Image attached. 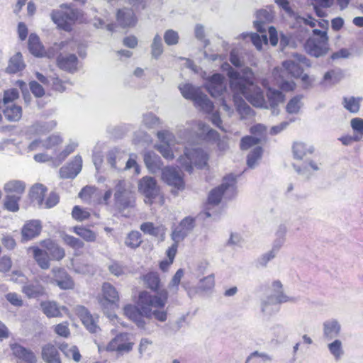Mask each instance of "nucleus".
<instances>
[{
    "label": "nucleus",
    "instance_id": "1",
    "mask_svg": "<svg viewBox=\"0 0 363 363\" xmlns=\"http://www.w3.org/2000/svg\"><path fill=\"white\" fill-rule=\"evenodd\" d=\"M228 67L227 75L230 79V87L235 93L233 96L236 110L242 118L250 116L253 112L251 107L238 94L242 95L252 106L264 107L266 104L264 94L259 86L255 84V77L252 69L246 67L240 74L230 65Z\"/></svg>",
    "mask_w": 363,
    "mask_h": 363
},
{
    "label": "nucleus",
    "instance_id": "2",
    "mask_svg": "<svg viewBox=\"0 0 363 363\" xmlns=\"http://www.w3.org/2000/svg\"><path fill=\"white\" fill-rule=\"evenodd\" d=\"M168 298L167 290L160 291L157 295H152L146 291L139 294L140 309L133 305H126L124 314L133 320L138 328L150 334L154 331V325L146 323L145 318L150 320L152 318L160 322L167 318V312L164 309Z\"/></svg>",
    "mask_w": 363,
    "mask_h": 363
},
{
    "label": "nucleus",
    "instance_id": "3",
    "mask_svg": "<svg viewBox=\"0 0 363 363\" xmlns=\"http://www.w3.org/2000/svg\"><path fill=\"white\" fill-rule=\"evenodd\" d=\"M236 189V176L233 174H228L223 179L220 186L213 189L208 197V203L203 214L206 218L211 217L210 206H215L220 203L222 196L224 194H233Z\"/></svg>",
    "mask_w": 363,
    "mask_h": 363
},
{
    "label": "nucleus",
    "instance_id": "4",
    "mask_svg": "<svg viewBox=\"0 0 363 363\" xmlns=\"http://www.w3.org/2000/svg\"><path fill=\"white\" fill-rule=\"evenodd\" d=\"M208 155L203 150L186 147L184 154L181 155L178 162L182 168L191 174L193 172V166L199 169H203L207 165Z\"/></svg>",
    "mask_w": 363,
    "mask_h": 363
},
{
    "label": "nucleus",
    "instance_id": "5",
    "mask_svg": "<svg viewBox=\"0 0 363 363\" xmlns=\"http://www.w3.org/2000/svg\"><path fill=\"white\" fill-rule=\"evenodd\" d=\"M114 208L119 213L134 207L135 197L125 180H118L114 187Z\"/></svg>",
    "mask_w": 363,
    "mask_h": 363
},
{
    "label": "nucleus",
    "instance_id": "6",
    "mask_svg": "<svg viewBox=\"0 0 363 363\" xmlns=\"http://www.w3.org/2000/svg\"><path fill=\"white\" fill-rule=\"evenodd\" d=\"M60 8L61 10L52 11L51 19L59 28L65 31H69L72 30V24L79 18V11L67 4H61Z\"/></svg>",
    "mask_w": 363,
    "mask_h": 363
},
{
    "label": "nucleus",
    "instance_id": "7",
    "mask_svg": "<svg viewBox=\"0 0 363 363\" xmlns=\"http://www.w3.org/2000/svg\"><path fill=\"white\" fill-rule=\"evenodd\" d=\"M273 289L275 292L267 297L262 301V311L267 315L279 311V304L288 301H294V298H290L285 295L281 291L282 284L279 281H274L272 284Z\"/></svg>",
    "mask_w": 363,
    "mask_h": 363
},
{
    "label": "nucleus",
    "instance_id": "8",
    "mask_svg": "<svg viewBox=\"0 0 363 363\" xmlns=\"http://www.w3.org/2000/svg\"><path fill=\"white\" fill-rule=\"evenodd\" d=\"M198 137L207 142H216L218 149L225 151L228 148V144L225 138L220 139L218 132L210 128L208 125L199 121L197 123Z\"/></svg>",
    "mask_w": 363,
    "mask_h": 363
},
{
    "label": "nucleus",
    "instance_id": "9",
    "mask_svg": "<svg viewBox=\"0 0 363 363\" xmlns=\"http://www.w3.org/2000/svg\"><path fill=\"white\" fill-rule=\"evenodd\" d=\"M138 190L145 197V202L152 203L158 196L160 188L155 178L146 176L139 180Z\"/></svg>",
    "mask_w": 363,
    "mask_h": 363
},
{
    "label": "nucleus",
    "instance_id": "10",
    "mask_svg": "<svg viewBox=\"0 0 363 363\" xmlns=\"http://www.w3.org/2000/svg\"><path fill=\"white\" fill-rule=\"evenodd\" d=\"M196 225L195 218L186 216L183 218L178 225L172 229L171 238L176 242H180L184 240L194 230Z\"/></svg>",
    "mask_w": 363,
    "mask_h": 363
},
{
    "label": "nucleus",
    "instance_id": "11",
    "mask_svg": "<svg viewBox=\"0 0 363 363\" xmlns=\"http://www.w3.org/2000/svg\"><path fill=\"white\" fill-rule=\"evenodd\" d=\"M205 88L211 96H220L226 91L224 77L219 73L213 74L206 80Z\"/></svg>",
    "mask_w": 363,
    "mask_h": 363
},
{
    "label": "nucleus",
    "instance_id": "12",
    "mask_svg": "<svg viewBox=\"0 0 363 363\" xmlns=\"http://www.w3.org/2000/svg\"><path fill=\"white\" fill-rule=\"evenodd\" d=\"M306 52L312 57H320L325 55L329 51L328 42L318 40L316 38H309L305 43Z\"/></svg>",
    "mask_w": 363,
    "mask_h": 363
},
{
    "label": "nucleus",
    "instance_id": "13",
    "mask_svg": "<svg viewBox=\"0 0 363 363\" xmlns=\"http://www.w3.org/2000/svg\"><path fill=\"white\" fill-rule=\"evenodd\" d=\"M102 291L104 298L100 303L104 309L106 307H110L111 309L118 307L119 295L116 288L110 283L106 282L102 286Z\"/></svg>",
    "mask_w": 363,
    "mask_h": 363
},
{
    "label": "nucleus",
    "instance_id": "14",
    "mask_svg": "<svg viewBox=\"0 0 363 363\" xmlns=\"http://www.w3.org/2000/svg\"><path fill=\"white\" fill-rule=\"evenodd\" d=\"M162 178L165 183L177 190H182L184 188L183 177L175 168L166 167L162 169Z\"/></svg>",
    "mask_w": 363,
    "mask_h": 363
},
{
    "label": "nucleus",
    "instance_id": "15",
    "mask_svg": "<svg viewBox=\"0 0 363 363\" xmlns=\"http://www.w3.org/2000/svg\"><path fill=\"white\" fill-rule=\"evenodd\" d=\"M82 159L80 155H76L67 165L60 169V175L63 179H74L81 172Z\"/></svg>",
    "mask_w": 363,
    "mask_h": 363
},
{
    "label": "nucleus",
    "instance_id": "16",
    "mask_svg": "<svg viewBox=\"0 0 363 363\" xmlns=\"http://www.w3.org/2000/svg\"><path fill=\"white\" fill-rule=\"evenodd\" d=\"M56 125L57 122L55 121H37L27 127L26 134L29 136L43 135L54 129Z\"/></svg>",
    "mask_w": 363,
    "mask_h": 363
},
{
    "label": "nucleus",
    "instance_id": "17",
    "mask_svg": "<svg viewBox=\"0 0 363 363\" xmlns=\"http://www.w3.org/2000/svg\"><path fill=\"white\" fill-rule=\"evenodd\" d=\"M52 272L54 275L52 283H55L61 289L67 290L74 288V281L64 269L53 268Z\"/></svg>",
    "mask_w": 363,
    "mask_h": 363
},
{
    "label": "nucleus",
    "instance_id": "18",
    "mask_svg": "<svg viewBox=\"0 0 363 363\" xmlns=\"http://www.w3.org/2000/svg\"><path fill=\"white\" fill-rule=\"evenodd\" d=\"M125 157V152L123 150L118 147H113L107 152L106 160L111 169L119 171L122 169Z\"/></svg>",
    "mask_w": 363,
    "mask_h": 363
},
{
    "label": "nucleus",
    "instance_id": "19",
    "mask_svg": "<svg viewBox=\"0 0 363 363\" xmlns=\"http://www.w3.org/2000/svg\"><path fill=\"white\" fill-rule=\"evenodd\" d=\"M13 355L25 363H36L37 358L33 352L19 344L15 343L11 345Z\"/></svg>",
    "mask_w": 363,
    "mask_h": 363
},
{
    "label": "nucleus",
    "instance_id": "20",
    "mask_svg": "<svg viewBox=\"0 0 363 363\" xmlns=\"http://www.w3.org/2000/svg\"><path fill=\"white\" fill-rule=\"evenodd\" d=\"M266 95L270 108L272 109V114L277 116L279 113L278 106L279 104L284 102L285 97L284 95L281 91L272 87L267 88Z\"/></svg>",
    "mask_w": 363,
    "mask_h": 363
},
{
    "label": "nucleus",
    "instance_id": "21",
    "mask_svg": "<svg viewBox=\"0 0 363 363\" xmlns=\"http://www.w3.org/2000/svg\"><path fill=\"white\" fill-rule=\"evenodd\" d=\"M57 63L61 69L73 73L77 69L78 58L74 54L60 55L57 58Z\"/></svg>",
    "mask_w": 363,
    "mask_h": 363
},
{
    "label": "nucleus",
    "instance_id": "22",
    "mask_svg": "<svg viewBox=\"0 0 363 363\" xmlns=\"http://www.w3.org/2000/svg\"><path fill=\"white\" fill-rule=\"evenodd\" d=\"M22 292L29 298H35L43 296L45 289L38 281H35L23 285Z\"/></svg>",
    "mask_w": 363,
    "mask_h": 363
},
{
    "label": "nucleus",
    "instance_id": "23",
    "mask_svg": "<svg viewBox=\"0 0 363 363\" xmlns=\"http://www.w3.org/2000/svg\"><path fill=\"white\" fill-rule=\"evenodd\" d=\"M143 160L146 167L152 173L162 169V162L158 155L153 151H147L143 155Z\"/></svg>",
    "mask_w": 363,
    "mask_h": 363
},
{
    "label": "nucleus",
    "instance_id": "24",
    "mask_svg": "<svg viewBox=\"0 0 363 363\" xmlns=\"http://www.w3.org/2000/svg\"><path fill=\"white\" fill-rule=\"evenodd\" d=\"M323 336L328 340H331L339 336L341 325L335 319H330L323 324Z\"/></svg>",
    "mask_w": 363,
    "mask_h": 363
},
{
    "label": "nucleus",
    "instance_id": "25",
    "mask_svg": "<svg viewBox=\"0 0 363 363\" xmlns=\"http://www.w3.org/2000/svg\"><path fill=\"white\" fill-rule=\"evenodd\" d=\"M116 19L118 24L123 28L134 26L136 18L133 10L129 9H119L117 12Z\"/></svg>",
    "mask_w": 363,
    "mask_h": 363
},
{
    "label": "nucleus",
    "instance_id": "26",
    "mask_svg": "<svg viewBox=\"0 0 363 363\" xmlns=\"http://www.w3.org/2000/svg\"><path fill=\"white\" fill-rule=\"evenodd\" d=\"M41 230V224L39 220H30L26 223L22 228L21 234L23 240H29L38 236Z\"/></svg>",
    "mask_w": 363,
    "mask_h": 363
},
{
    "label": "nucleus",
    "instance_id": "27",
    "mask_svg": "<svg viewBox=\"0 0 363 363\" xmlns=\"http://www.w3.org/2000/svg\"><path fill=\"white\" fill-rule=\"evenodd\" d=\"M0 108L3 109V113L5 118L11 122H17L22 117V108L19 105L14 104L0 105Z\"/></svg>",
    "mask_w": 363,
    "mask_h": 363
},
{
    "label": "nucleus",
    "instance_id": "28",
    "mask_svg": "<svg viewBox=\"0 0 363 363\" xmlns=\"http://www.w3.org/2000/svg\"><path fill=\"white\" fill-rule=\"evenodd\" d=\"M79 316L83 325L91 333H96L99 330L96 319L86 308L83 307L79 311Z\"/></svg>",
    "mask_w": 363,
    "mask_h": 363
},
{
    "label": "nucleus",
    "instance_id": "29",
    "mask_svg": "<svg viewBox=\"0 0 363 363\" xmlns=\"http://www.w3.org/2000/svg\"><path fill=\"white\" fill-rule=\"evenodd\" d=\"M363 98L362 96H343L342 106L351 113H357L360 110V105Z\"/></svg>",
    "mask_w": 363,
    "mask_h": 363
},
{
    "label": "nucleus",
    "instance_id": "30",
    "mask_svg": "<svg viewBox=\"0 0 363 363\" xmlns=\"http://www.w3.org/2000/svg\"><path fill=\"white\" fill-rule=\"evenodd\" d=\"M28 50L30 52L37 57H41L45 55V49L40 43L39 37L35 33H31L28 38Z\"/></svg>",
    "mask_w": 363,
    "mask_h": 363
},
{
    "label": "nucleus",
    "instance_id": "31",
    "mask_svg": "<svg viewBox=\"0 0 363 363\" xmlns=\"http://www.w3.org/2000/svg\"><path fill=\"white\" fill-rule=\"evenodd\" d=\"M140 230L145 234L155 237H160L161 240H163L164 239L167 228L162 225L155 226L151 222H145L141 224Z\"/></svg>",
    "mask_w": 363,
    "mask_h": 363
},
{
    "label": "nucleus",
    "instance_id": "32",
    "mask_svg": "<svg viewBox=\"0 0 363 363\" xmlns=\"http://www.w3.org/2000/svg\"><path fill=\"white\" fill-rule=\"evenodd\" d=\"M42 358L46 363H61L57 349L51 344L43 347Z\"/></svg>",
    "mask_w": 363,
    "mask_h": 363
},
{
    "label": "nucleus",
    "instance_id": "33",
    "mask_svg": "<svg viewBox=\"0 0 363 363\" xmlns=\"http://www.w3.org/2000/svg\"><path fill=\"white\" fill-rule=\"evenodd\" d=\"M25 67L23 55L20 52H18L10 58L6 72L9 74H16L22 71Z\"/></svg>",
    "mask_w": 363,
    "mask_h": 363
},
{
    "label": "nucleus",
    "instance_id": "34",
    "mask_svg": "<svg viewBox=\"0 0 363 363\" xmlns=\"http://www.w3.org/2000/svg\"><path fill=\"white\" fill-rule=\"evenodd\" d=\"M46 191V187L41 184H36L33 185L30 189L29 194L32 202L39 206H42L43 204Z\"/></svg>",
    "mask_w": 363,
    "mask_h": 363
},
{
    "label": "nucleus",
    "instance_id": "35",
    "mask_svg": "<svg viewBox=\"0 0 363 363\" xmlns=\"http://www.w3.org/2000/svg\"><path fill=\"white\" fill-rule=\"evenodd\" d=\"M30 250L33 252V257L41 269H47L50 267V260L47 252L38 247H33Z\"/></svg>",
    "mask_w": 363,
    "mask_h": 363
},
{
    "label": "nucleus",
    "instance_id": "36",
    "mask_svg": "<svg viewBox=\"0 0 363 363\" xmlns=\"http://www.w3.org/2000/svg\"><path fill=\"white\" fill-rule=\"evenodd\" d=\"M40 308L48 318L60 316V310H66L65 307L60 308L55 301H43L40 303Z\"/></svg>",
    "mask_w": 363,
    "mask_h": 363
},
{
    "label": "nucleus",
    "instance_id": "37",
    "mask_svg": "<svg viewBox=\"0 0 363 363\" xmlns=\"http://www.w3.org/2000/svg\"><path fill=\"white\" fill-rule=\"evenodd\" d=\"M4 189L8 194L18 195L21 197L25 191L26 184L21 180H11L5 184Z\"/></svg>",
    "mask_w": 363,
    "mask_h": 363
},
{
    "label": "nucleus",
    "instance_id": "38",
    "mask_svg": "<svg viewBox=\"0 0 363 363\" xmlns=\"http://www.w3.org/2000/svg\"><path fill=\"white\" fill-rule=\"evenodd\" d=\"M314 148L312 145H308L301 142L294 143L293 145L294 156L297 160H302L308 154H312Z\"/></svg>",
    "mask_w": 363,
    "mask_h": 363
},
{
    "label": "nucleus",
    "instance_id": "39",
    "mask_svg": "<svg viewBox=\"0 0 363 363\" xmlns=\"http://www.w3.org/2000/svg\"><path fill=\"white\" fill-rule=\"evenodd\" d=\"M59 349L67 357L72 358L76 362L80 361L82 356L77 346L64 342L59 345Z\"/></svg>",
    "mask_w": 363,
    "mask_h": 363
},
{
    "label": "nucleus",
    "instance_id": "40",
    "mask_svg": "<svg viewBox=\"0 0 363 363\" xmlns=\"http://www.w3.org/2000/svg\"><path fill=\"white\" fill-rule=\"evenodd\" d=\"M45 247L48 255H50L52 257V259L59 261L65 257V252L64 249L60 247L56 243L52 241H49L47 242Z\"/></svg>",
    "mask_w": 363,
    "mask_h": 363
},
{
    "label": "nucleus",
    "instance_id": "41",
    "mask_svg": "<svg viewBox=\"0 0 363 363\" xmlns=\"http://www.w3.org/2000/svg\"><path fill=\"white\" fill-rule=\"evenodd\" d=\"M194 102L196 106L206 113H210L213 111L214 106L213 102L203 93H201Z\"/></svg>",
    "mask_w": 363,
    "mask_h": 363
},
{
    "label": "nucleus",
    "instance_id": "42",
    "mask_svg": "<svg viewBox=\"0 0 363 363\" xmlns=\"http://www.w3.org/2000/svg\"><path fill=\"white\" fill-rule=\"evenodd\" d=\"M282 66L287 72L295 78L300 77L303 74V70L301 65L291 60L284 61Z\"/></svg>",
    "mask_w": 363,
    "mask_h": 363
},
{
    "label": "nucleus",
    "instance_id": "43",
    "mask_svg": "<svg viewBox=\"0 0 363 363\" xmlns=\"http://www.w3.org/2000/svg\"><path fill=\"white\" fill-rule=\"evenodd\" d=\"M143 279L147 286L151 290L156 291L159 289L160 279L157 272H150L144 276Z\"/></svg>",
    "mask_w": 363,
    "mask_h": 363
},
{
    "label": "nucleus",
    "instance_id": "44",
    "mask_svg": "<svg viewBox=\"0 0 363 363\" xmlns=\"http://www.w3.org/2000/svg\"><path fill=\"white\" fill-rule=\"evenodd\" d=\"M179 89L182 96L186 99H191L193 101L201 93L197 88L190 84H185L179 86Z\"/></svg>",
    "mask_w": 363,
    "mask_h": 363
},
{
    "label": "nucleus",
    "instance_id": "45",
    "mask_svg": "<svg viewBox=\"0 0 363 363\" xmlns=\"http://www.w3.org/2000/svg\"><path fill=\"white\" fill-rule=\"evenodd\" d=\"M20 199L21 197L18 195L8 194L4 199V208L11 212H17L19 210Z\"/></svg>",
    "mask_w": 363,
    "mask_h": 363
},
{
    "label": "nucleus",
    "instance_id": "46",
    "mask_svg": "<svg viewBox=\"0 0 363 363\" xmlns=\"http://www.w3.org/2000/svg\"><path fill=\"white\" fill-rule=\"evenodd\" d=\"M303 95H296L289 100L288 102L286 110L289 114H296L299 112L303 104Z\"/></svg>",
    "mask_w": 363,
    "mask_h": 363
},
{
    "label": "nucleus",
    "instance_id": "47",
    "mask_svg": "<svg viewBox=\"0 0 363 363\" xmlns=\"http://www.w3.org/2000/svg\"><path fill=\"white\" fill-rule=\"evenodd\" d=\"M163 53V44L160 35H155L151 44V55L155 59H158Z\"/></svg>",
    "mask_w": 363,
    "mask_h": 363
},
{
    "label": "nucleus",
    "instance_id": "48",
    "mask_svg": "<svg viewBox=\"0 0 363 363\" xmlns=\"http://www.w3.org/2000/svg\"><path fill=\"white\" fill-rule=\"evenodd\" d=\"M141 242L140 233L135 230L128 233L125 240V245L133 249L139 247Z\"/></svg>",
    "mask_w": 363,
    "mask_h": 363
},
{
    "label": "nucleus",
    "instance_id": "49",
    "mask_svg": "<svg viewBox=\"0 0 363 363\" xmlns=\"http://www.w3.org/2000/svg\"><path fill=\"white\" fill-rule=\"evenodd\" d=\"M115 337H120L118 342H117L120 348V352H129L132 350L133 343L128 341V333H122L117 335Z\"/></svg>",
    "mask_w": 363,
    "mask_h": 363
},
{
    "label": "nucleus",
    "instance_id": "50",
    "mask_svg": "<svg viewBox=\"0 0 363 363\" xmlns=\"http://www.w3.org/2000/svg\"><path fill=\"white\" fill-rule=\"evenodd\" d=\"M262 155V148L259 146L255 147L247 155V164L252 169L255 167L257 160H259Z\"/></svg>",
    "mask_w": 363,
    "mask_h": 363
},
{
    "label": "nucleus",
    "instance_id": "51",
    "mask_svg": "<svg viewBox=\"0 0 363 363\" xmlns=\"http://www.w3.org/2000/svg\"><path fill=\"white\" fill-rule=\"evenodd\" d=\"M328 347L330 354L336 360L340 359L344 353L342 342L340 340H335L333 342L328 344Z\"/></svg>",
    "mask_w": 363,
    "mask_h": 363
},
{
    "label": "nucleus",
    "instance_id": "52",
    "mask_svg": "<svg viewBox=\"0 0 363 363\" xmlns=\"http://www.w3.org/2000/svg\"><path fill=\"white\" fill-rule=\"evenodd\" d=\"M293 167L298 174L306 177V179H308L311 177V173L308 171L309 167L314 171H318L319 169L318 164L312 160H311L307 165H305L303 167L296 164H293Z\"/></svg>",
    "mask_w": 363,
    "mask_h": 363
},
{
    "label": "nucleus",
    "instance_id": "53",
    "mask_svg": "<svg viewBox=\"0 0 363 363\" xmlns=\"http://www.w3.org/2000/svg\"><path fill=\"white\" fill-rule=\"evenodd\" d=\"M74 233L88 242H93L96 240V234L89 229L83 227H75Z\"/></svg>",
    "mask_w": 363,
    "mask_h": 363
},
{
    "label": "nucleus",
    "instance_id": "54",
    "mask_svg": "<svg viewBox=\"0 0 363 363\" xmlns=\"http://www.w3.org/2000/svg\"><path fill=\"white\" fill-rule=\"evenodd\" d=\"M62 141V138L60 135L52 134L43 141V147L46 149H51L60 145Z\"/></svg>",
    "mask_w": 363,
    "mask_h": 363
},
{
    "label": "nucleus",
    "instance_id": "55",
    "mask_svg": "<svg viewBox=\"0 0 363 363\" xmlns=\"http://www.w3.org/2000/svg\"><path fill=\"white\" fill-rule=\"evenodd\" d=\"M350 125L354 135H357L360 140L363 138V119L361 118H354L350 121Z\"/></svg>",
    "mask_w": 363,
    "mask_h": 363
},
{
    "label": "nucleus",
    "instance_id": "56",
    "mask_svg": "<svg viewBox=\"0 0 363 363\" xmlns=\"http://www.w3.org/2000/svg\"><path fill=\"white\" fill-rule=\"evenodd\" d=\"M72 267L75 272L82 274H93L94 272V267L93 265L76 262L72 263Z\"/></svg>",
    "mask_w": 363,
    "mask_h": 363
},
{
    "label": "nucleus",
    "instance_id": "57",
    "mask_svg": "<svg viewBox=\"0 0 363 363\" xmlns=\"http://www.w3.org/2000/svg\"><path fill=\"white\" fill-rule=\"evenodd\" d=\"M342 73L340 70L331 69L325 73L323 79L325 81H330L332 84H335L338 83L342 79Z\"/></svg>",
    "mask_w": 363,
    "mask_h": 363
},
{
    "label": "nucleus",
    "instance_id": "58",
    "mask_svg": "<svg viewBox=\"0 0 363 363\" xmlns=\"http://www.w3.org/2000/svg\"><path fill=\"white\" fill-rule=\"evenodd\" d=\"M143 122L146 127L152 128L160 123V120L154 113H147L143 115Z\"/></svg>",
    "mask_w": 363,
    "mask_h": 363
},
{
    "label": "nucleus",
    "instance_id": "59",
    "mask_svg": "<svg viewBox=\"0 0 363 363\" xmlns=\"http://www.w3.org/2000/svg\"><path fill=\"white\" fill-rule=\"evenodd\" d=\"M73 218L78 221H82L88 219L90 216V213L86 210L82 208L79 206H75L72 211Z\"/></svg>",
    "mask_w": 363,
    "mask_h": 363
},
{
    "label": "nucleus",
    "instance_id": "60",
    "mask_svg": "<svg viewBox=\"0 0 363 363\" xmlns=\"http://www.w3.org/2000/svg\"><path fill=\"white\" fill-rule=\"evenodd\" d=\"M77 147V143H76L74 142H72V143H69L65 147V149L57 155L56 160L60 163L62 162L67 157L68 155H69L72 152H74V150H75V148Z\"/></svg>",
    "mask_w": 363,
    "mask_h": 363
},
{
    "label": "nucleus",
    "instance_id": "61",
    "mask_svg": "<svg viewBox=\"0 0 363 363\" xmlns=\"http://www.w3.org/2000/svg\"><path fill=\"white\" fill-rule=\"evenodd\" d=\"M157 135L162 144L172 145L174 141V134L167 130L158 131Z\"/></svg>",
    "mask_w": 363,
    "mask_h": 363
},
{
    "label": "nucleus",
    "instance_id": "62",
    "mask_svg": "<svg viewBox=\"0 0 363 363\" xmlns=\"http://www.w3.org/2000/svg\"><path fill=\"white\" fill-rule=\"evenodd\" d=\"M244 240L242 236L237 233H231L226 245L232 247H242Z\"/></svg>",
    "mask_w": 363,
    "mask_h": 363
},
{
    "label": "nucleus",
    "instance_id": "63",
    "mask_svg": "<svg viewBox=\"0 0 363 363\" xmlns=\"http://www.w3.org/2000/svg\"><path fill=\"white\" fill-rule=\"evenodd\" d=\"M260 140L254 136H245L241 139L240 148L242 150H246L253 145H255L259 143Z\"/></svg>",
    "mask_w": 363,
    "mask_h": 363
},
{
    "label": "nucleus",
    "instance_id": "64",
    "mask_svg": "<svg viewBox=\"0 0 363 363\" xmlns=\"http://www.w3.org/2000/svg\"><path fill=\"white\" fill-rule=\"evenodd\" d=\"M65 82H66L60 79L58 77V76L56 75L55 74L53 75H50V84H51L52 89L57 91L63 92L65 90Z\"/></svg>",
    "mask_w": 363,
    "mask_h": 363
}]
</instances>
